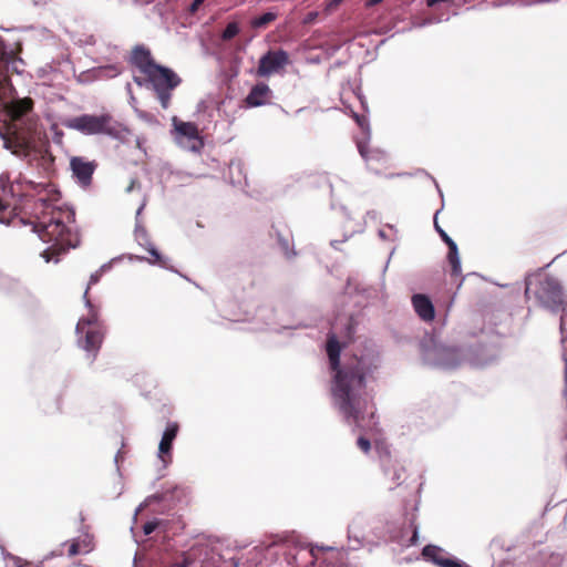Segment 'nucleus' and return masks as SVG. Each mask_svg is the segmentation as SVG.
I'll return each mask as SVG.
<instances>
[{"label": "nucleus", "mask_w": 567, "mask_h": 567, "mask_svg": "<svg viewBox=\"0 0 567 567\" xmlns=\"http://www.w3.org/2000/svg\"><path fill=\"white\" fill-rule=\"evenodd\" d=\"M341 348L334 334L327 342V353L331 369L336 372L331 386L332 403L348 424L364 430H373L374 405L365 390V379L377 368L364 358L355 359L354 364L340 365Z\"/></svg>", "instance_id": "obj_1"}, {"label": "nucleus", "mask_w": 567, "mask_h": 567, "mask_svg": "<svg viewBox=\"0 0 567 567\" xmlns=\"http://www.w3.org/2000/svg\"><path fill=\"white\" fill-rule=\"evenodd\" d=\"M32 218L29 223L39 238L50 247L41 256L47 262H59L60 256L80 245V238L74 230L75 214L69 207H61L44 198H38L29 207Z\"/></svg>", "instance_id": "obj_2"}, {"label": "nucleus", "mask_w": 567, "mask_h": 567, "mask_svg": "<svg viewBox=\"0 0 567 567\" xmlns=\"http://www.w3.org/2000/svg\"><path fill=\"white\" fill-rule=\"evenodd\" d=\"M109 268V265L104 264L99 270L90 276L87 287L83 293V301L87 310V315L82 317L75 327L78 344L91 357V361L96 358V354L102 346L105 334V326L104 322L100 319V308L93 305L89 299V290L91 286L100 281L103 272Z\"/></svg>", "instance_id": "obj_3"}, {"label": "nucleus", "mask_w": 567, "mask_h": 567, "mask_svg": "<svg viewBox=\"0 0 567 567\" xmlns=\"http://www.w3.org/2000/svg\"><path fill=\"white\" fill-rule=\"evenodd\" d=\"M63 125L83 135H106L121 142H124L130 135V130L109 113L82 114L66 118Z\"/></svg>", "instance_id": "obj_4"}, {"label": "nucleus", "mask_w": 567, "mask_h": 567, "mask_svg": "<svg viewBox=\"0 0 567 567\" xmlns=\"http://www.w3.org/2000/svg\"><path fill=\"white\" fill-rule=\"evenodd\" d=\"M21 64H23L22 60H12L6 65V74L0 72V104L14 120L22 117L32 107L31 99H20L17 95L16 89L8 76L9 72L22 74Z\"/></svg>", "instance_id": "obj_5"}, {"label": "nucleus", "mask_w": 567, "mask_h": 567, "mask_svg": "<svg viewBox=\"0 0 567 567\" xmlns=\"http://www.w3.org/2000/svg\"><path fill=\"white\" fill-rule=\"evenodd\" d=\"M534 278L537 280L535 297L539 303L553 312L564 310L563 288L559 281L551 276L527 275L525 278V296H529Z\"/></svg>", "instance_id": "obj_6"}, {"label": "nucleus", "mask_w": 567, "mask_h": 567, "mask_svg": "<svg viewBox=\"0 0 567 567\" xmlns=\"http://www.w3.org/2000/svg\"><path fill=\"white\" fill-rule=\"evenodd\" d=\"M43 188V184H37L21 177L11 183L9 173H2L0 175V223L6 225H10L11 223L4 215L7 208L11 206L9 199L14 200L16 197H32L34 194H40Z\"/></svg>", "instance_id": "obj_7"}, {"label": "nucleus", "mask_w": 567, "mask_h": 567, "mask_svg": "<svg viewBox=\"0 0 567 567\" xmlns=\"http://www.w3.org/2000/svg\"><path fill=\"white\" fill-rule=\"evenodd\" d=\"M147 81L156 93V96L164 110L169 107L172 92L176 89L182 79L172 69L157 64L146 74Z\"/></svg>", "instance_id": "obj_8"}, {"label": "nucleus", "mask_w": 567, "mask_h": 567, "mask_svg": "<svg viewBox=\"0 0 567 567\" xmlns=\"http://www.w3.org/2000/svg\"><path fill=\"white\" fill-rule=\"evenodd\" d=\"M172 126L171 134L181 148L196 154L203 151L205 146L204 138L195 123L184 122L174 116L172 118Z\"/></svg>", "instance_id": "obj_9"}, {"label": "nucleus", "mask_w": 567, "mask_h": 567, "mask_svg": "<svg viewBox=\"0 0 567 567\" xmlns=\"http://www.w3.org/2000/svg\"><path fill=\"white\" fill-rule=\"evenodd\" d=\"M423 360L433 368L450 370L462 363V354L457 348L433 342L431 346H423Z\"/></svg>", "instance_id": "obj_10"}, {"label": "nucleus", "mask_w": 567, "mask_h": 567, "mask_svg": "<svg viewBox=\"0 0 567 567\" xmlns=\"http://www.w3.org/2000/svg\"><path fill=\"white\" fill-rule=\"evenodd\" d=\"M0 138L3 141V147L19 157H27L29 153L35 148V136L31 130H14L10 134H4L0 128Z\"/></svg>", "instance_id": "obj_11"}, {"label": "nucleus", "mask_w": 567, "mask_h": 567, "mask_svg": "<svg viewBox=\"0 0 567 567\" xmlns=\"http://www.w3.org/2000/svg\"><path fill=\"white\" fill-rule=\"evenodd\" d=\"M288 64L289 54L285 50H269L260 58L257 74L267 78L280 72Z\"/></svg>", "instance_id": "obj_12"}, {"label": "nucleus", "mask_w": 567, "mask_h": 567, "mask_svg": "<svg viewBox=\"0 0 567 567\" xmlns=\"http://www.w3.org/2000/svg\"><path fill=\"white\" fill-rule=\"evenodd\" d=\"M134 235H135V240L137 241V244L141 247L145 248L148 251V254L151 255V257L153 258V259H148V258L141 257V256H135L134 259L140 260V261H147L151 265H158L162 268H166V269L169 268L168 259L163 257L159 254V251L156 249V247L152 244L151 238H150L145 227L141 224V221H137L135 224Z\"/></svg>", "instance_id": "obj_13"}, {"label": "nucleus", "mask_w": 567, "mask_h": 567, "mask_svg": "<svg viewBox=\"0 0 567 567\" xmlns=\"http://www.w3.org/2000/svg\"><path fill=\"white\" fill-rule=\"evenodd\" d=\"M96 166L97 165L94 161H87L81 156H73L70 159V168L72 171L73 178L82 187L91 185L92 176Z\"/></svg>", "instance_id": "obj_14"}, {"label": "nucleus", "mask_w": 567, "mask_h": 567, "mask_svg": "<svg viewBox=\"0 0 567 567\" xmlns=\"http://www.w3.org/2000/svg\"><path fill=\"white\" fill-rule=\"evenodd\" d=\"M311 558L310 564L312 566L319 565V567H346L342 564H336L334 560L339 553L330 546H312L306 551Z\"/></svg>", "instance_id": "obj_15"}, {"label": "nucleus", "mask_w": 567, "mask_h": 567, "mask_svg": "<svg viewBox=\"0 0 567 567\" xmlns=\"http://www.w3.org/2000/svg\"><path fill=\"white\" fill-rule=\"evenodd\" d=\"M178 424L176 422H169L167 423L159 445H158V458L163 462L164 466H167V464L172 461V447L173 442L177 436L178 433Z\"/></svg>", "instance_id": "obj_16"}, {"label": "nucleus", "mask_w": 567, "mask_h": 567, "mask_svg": "<svg viewBox=\"0 0 567 567\" xmlns=\"http://www.w3.org/2000/svg\"><path fill=\"white\" fill-rule=\"evenodd\" d=\"M436 231L440 234L442 240L449 246L447 260L452 267V276L460 277L462 275L461 259L456 243L437 225L434 223Z\"/></svg>", "instance_id": "obj_17"}, {"label": "nucleus", "mask_w": 567, "mask_h": 567, "mask_svg": "<svg viewBox=\"0 0 567 567\" xmlns=\"http://www.w3.org/2000/svg\"><path fill=\"white\" fill-rule=\"evenodd\" d=\"M412 306L416 315L425 322H430L435 317V310L430 298L423 293L412 296Z\"/></svg>", "instance_id": "obj_18"}, {"label": "nucleus", "mask_w": 567, "mask_h": 567, "mask_svg": "<svg viewBox=\"0 0 567 567\" xmlns=\"http://www.w3.org/2000/svg\"><path fill=\"white\" fill-rule=\"evenodd\" d=\"M272 92L268 84L257 83L251 87L246 97V104L250 107L262 106L269 103Z\"/></svg>", "instance_id": "obj_19"}, {"label": "nucleus", "mask_w": 567, "mask_h": 567, "mask_svg": "<svg viewBox=\"0 0 567 567\" xmlns=\"http://www.w3.org/2000/svg\"><path fill=\"white\" fill-rule=\"evenodd\" d=\"M132 63L143 73L146 74L148 71L157 64L152 59L150 50L143 45H136L132 51Z\"/></svg>", "instance_id": "obj_20"}, {"label": "nucleus", "mask_w": 567, "mask_h": 567, "mask_svg": "<svg viewBox=\"0 0 567 567\" xmlns=\"http://www.w3.org/2000/svg\"><path fill=\"white\" fill-rule=\"evenodd\" d=\"M122 72L121 68L116 64H107L92 69L90 73L94 80L113 79L120 75Z\"/></svg>", "instance_id": "obj_21"}, {"label": "nucleus", "mask_w": 567, "mask_h": 567, "mask_svg": "<svg viewBox=\"0 0 567 567\" xmlns=\"http://www.w3.org/2000/svg\"><path fill=\"white\" fill-rule=\"evenodd\" d=\"M357 146H358V151L360 153V155L365 159V162L369 164L371 161H378V162H381V161H385L386 159V154L383 152V151H380V150H369L367 147V145L361 142V141H358L357 142Z\"/></svg>", "instance_id": "obj_22"}, {"label": "nucleus", "mask_w": 567, "mask_h": 567, "mask_svg": "<svg viewBox=\"0 0 567 567\" xmlns=\"http://www.w3.org/2000/svg\"><path fill=\"white\" fill-rule=\"evenodd\" d=\"M446 551L435 545H426L422 550V556L426 561L437 565V560H441Z\"/></svg>", "instance_id": "obj_23"}, {"label": "nucleus", "mask_w": 567, "mask_h": 567, "mask_svg": "<svg viewBox=\"0 0 567 567\" xmlns=\"http://www.w3.org/2000/svg\"><path fill=\"white\" fill-rule=\"evenodd\" d=\"M277 12H265L264 14L256 17L250 20V25L254 29H262L267 27L269 23L274 22L277 19Z\"/></svg>", "instance_id": "obj_24"}, {"label": "nucleus", "mask_w": 567, "mask_h": 567, "mask_svg": "<svg viewBox=\"0 0 567 567\" xmlns=\"http://www.w3.org/2000/svg\"><path fill=\"white\" fill-rule=\"evenodd\" d=\"M404 473H405L404 467L399 464H394L391 467L384 468V474L393 481L395 486L401 485V483L403 481Z\"/></svg>", "instance_id": "obj_25"}, {"label": "nucleus", "mask_w": 567, "mask_h": 567, "mask_svg": "<svg viewBox=\"0 0 567 567\" xmlns=\"http://www.w3.org/2000/svg\"><path fill=\"white\" fill-rule=\"evenodd\" d=\"M240 31L239 24L237 22H229L225 30L221 33V39L224 41H229L235 38Z\"/></svg>", "instance_id": "obj_26"}, {"label": "nucleus", "mask_w": 567, "mask_h": 567, "mask_svg": "<svg viewBox=\"0 0 567 567\" xmlns=\"http://www.w3.org/2000/svg\"><path fill=\"white\" fill-rule=\"evenodd\" d=\"M437 567H468L458 559L451 557L447 553L441 560H437Z\"/></svg>", "instance_id": "obj_27"}, {"label": "nucleus", "mask_w": 567, "mask_h": 567, "mask_svg": "<svg viewBox=\"0 0 567 567\" xmlns=\"http://www.w3.org/2000/svg\"><path fill=\"white\" fill-rule=\"evenodd\" d=\"M551 0H507L505 4L518 6V7H530L534 4L548 3Z\"/></svg>", "instance_id": "obj_28"}, {"label": "nucleus", "mask_w": 567, "mask_h": 567, "mask_svg": "<svg viewBox=\"0 0 567 567\" xmlns=\"http://www.w3.org/2000/svg\"><path fill=\"white\" fill-rule=\"evenodd\" d=\"M358 524L357 522H353L350 526H349V529H348V533H349V539H353L355 542V545L352 547L353 549H355L357 547L361 546L362 542H361V535L358 530Z\"/></svg>", "instance_id": "obj_29"}, {"label": "nucleus", "mask_w": 567, "mask_h": 567, "mask_svg": "<svg viewBox=\"0 0 567 567\" xmlns=\"http://www.w3.org/2000/svg\"><path fill=\"white\" fill-rule=\"evenodd\" d=\"M90 550H91L90 544H85L84 548L81 549L79 543L73 542L69 547V555L75 556V555L80 554L81 551L89 553Z\"/></svg>", "instance_id": "obj_30"}, {"label": "nucleus", "mask_w": 567, "mask_h": 567, "mask_svg": "<svg viewBox=\"0 0 567 567\" xmlns=\"http://www.w3.org/2000/svg\"><path fill=\"white\" fill-rule=\"evenodd\" d=\"M278 243L280 245V248L282 250V252L285 254L286 257H291L295 255V252L290 251V248H289V240L281 237L280 235L278 236Z\"/></svg>", "instance_id": "obj_31"}, {"label": "nucleus", "mask_w": 567, "mask_h": 567, "mask_svg": "<svg viewBox=\"0 0 567 567\" xmlns=\"http://www.w3.org/2000/svg\"><path fill=\"white\" fill-rule=\"evenodd\" d=\"M357 444L359 446V449L364 452L365 454H368L371 450V442L369 439L364 437V436H359L358 437V441H357Z\"/></svg>", "instance_id": "obj_32"}, {"label": "nucleus", "mask_w": 567, "mask_h": 567, "mask_svg": "<svg viewBox=\"0 0 567 567\" xmlns=\"http://www.w3.org/2000/svg\"><path fill=\"white\" fill-rule=\"evenodd\" d=\"M355 122L363 130V132L367 134V136H370V128L369 124L364 116H360L359 114H354Z\"/></svg>", "instance_id": "obj_33"}, {"label": "nucleus", "mask_w": 567, "mask_h": 567, "mask_svg": "<svg viewBox=\"0 0 567 567\" xmlns=\"http://www.w3.org/2000/svg\"><path fill=\"white\" fill-rule=\"evenodd\" d=\"M171 567H197V564L188 558H183L182 561L175 563Z\"/></svg>", "instance_id": "obj_34"}, {"label": "nucleus", "mask_w": 567, "mask_h": 567, "mask_svg": "<svg viewBox=\"0 0 567 567\" xmlns=\"http://www.w3.org/2000/svg\"><path fill=\"white\" fill-rule=\"evenodd\" d=\"M344 0H328L326 3L324 10L328 12L333 11L338 6H340Z\"/></svg>", "instance_id": "obj_35"}, {"label": "nucleus", "mask_w": 567, "mask_h": 567, "mask_svg": "<svg viewBox=\"0 0 567 567\" xmlns=\"http://www.w3.org/2000/svg\"><path fill=\"white\" fill-rule=\"evenodd\" d=\"M157 526L156 522H147L143 525V532L145 535L152 534Z\"/></svg>", "instance_id": "obj_36"}, {"label": "nucleus", "mask_w": 567, "mask_h": 567, "mask_svg": "<svg viewBox=\"0 0 567 567\" xmlns=\"http://www.w3.org/2000/svg\"><path fill=\"white\" fill-rule=\"evenodd\" d=\"M413 526V535L409 540V546L416 545L419 538V527L412 523Z\"/></svg>", "instance_id": "obj_37"}, {"label": "nucleus", "mask_w": 567, "mask_h": 567, "mask_svg": "<svg viewBox=\"0 0 567 567\" xmlns=\"http://www.w3.org/2000/svg\"><path fill=\"white\" fill-rule=\"evenodd\" d=\"M23 198L24 197H20V198L16 197L14 200L9 199V202L11 203V206H10L11 210H9V214H12V210H17L19 208L18 202H20ZM25 198L29 200L30 197H25ZM7 209H9V207Z\"/></svg>", "instance_id": "obj_38"}, {"label": "nucleus", "mask_w": 567, "mask_h": 567, "mask_svg": "<svg viewBox=\"0 0 567 567\" xmlns=\"http://www.w3.org/2000/svg\"><path fill=\"white\" fill-rule=\"evenodd\" d=\"M205 0H193V2L189 6V12L195 13L199 7L204 3Z\"/></svg>", "instance_id": "obj_39"}, {"label": "nucleus", "mask_w": 567, "mask_h": 567, "mask_svg": "<svg viewBox=\"0 0 567 567\" xmlns=\"http://www.w3.org/2000/svg\"><path fill=\"white\" fill-rule=\"evenodd\" d=\"M439 21L440 20H437V19H425L424 21L417 23L416 27L422 28V27H425V25H429V24H432V23H436Z\"/></svg>", "instance_id": "obj_40"}, {"label": "nucleus", "mask_w": 567, "mask_h": 567, "mask_svg": "<svg viewBox=\"0 0 567 567\" xmlns=\"http://www.w3.org/2000/svg\"><path fill=\"white\" fill-rule=\"evenodd\" d=\"M451 0H426V6L433 8L440 2H450Z\"/></svg>", "instance_id": "obj_41"}, {"label": "nucleus", "mask_w": 567, "mask_h": 567, "mask_svg": "<svg viewBox=\"0 0 567 567\" xmlns=\"http://www.w3.org/2000/svg\"><path fill=\"white\" fill-rule=\"evenodd\" d=\"M134 82L138 85V86H144L146 84H150V82L147 81V78L146 79H140V78H134Z\"/></svg>", "instance_id": "obj_42"}, {"label": "nucleus", "mask_w": 567, "mask_h": 567, "mask_svg": "<svg viewBox=\"0 0 567 567\" xmlns=\"http://www.w3.org/2000/svg\"><path fill=\"white\" fill-rule=\"evenodd\" d=\"M145 205H146V202H145V200H143V203L141 204V206L137 208V210H136V223H137V221H141V220H140V216H141L142 212H143V209H144Z\"/></svg>", "instance_id": "obj_43"}, {"label": "nucleus", "mask_w": 567, "mask_h": 567, "mask_svg": "<svg viewBox=\"0 0 567 567\" xmlns=\"http://www.w3.org/2000/svg\"><path fill=\"white\" fill-rule=\"evenodd\" d=\"M233 169H237L238 172H240L241 171V164L239 162L231 163L230 164V171H233Z\"/></svg>", "instance_id": "obj_44"}, {"label": "nucleus", "mask_w": 567, "mask_h": 567, "mask_svg": "<svg viewBox=\"0 0 567 567\" xmlns=\"http://www.w3.org/2000/svg\"><path fill=\"white\" fill-rule=\"evenodd\" d=\"M383 0H369L365 6L367 7H373V6H377L379 3H381Z\"/></svg>", "instance_id": "obj_45"}, {"label": "nucleus", "mask_w": 567, "mask_h": 567, "mask_svg": "<svg viewBox=\"0 0 567 567\" xmlns=\"http://www.w3.org/2000/svg\"><path fill=\"white\" fill-rule=\"evenodd\" d=\"M135 183H136L135 179L131 181L130 185L126 188V193H131L134 189Z\"/></svg>", "instance_id": "obj_46"}, {"label": "nucleus", "mask_w": 567, "mask_h": 567, "mask_svg": "<svg viewBox=\"0 0 567 567\" xmlns=\"http://www.w3.org/2000/svg\"><path fill=\"white\" fill-rule=\"evenodd\" d=\"M560 332L564 334V319H560Z\"/></svg>", "instance_id": "obj_47"}, {"label": "nucleus", "mask_w": 567, "mask_h": 567, "mask_svg": "<svg viewBox=\"0 0 567 567\" xmlns=\"http://www.w3.org/2000/svg\"><path fill=\"white\" fill-rule=\"evenodd\" d=\"M231 563H233L234 567H238L239 566V561L236 560L235 558L231 559Z\"/></svg>", "instance_id": "obj_48"}, {"label": "nucleus", "mask_w": 567, "mask_h": 567, "mask_svg": "<svg viewBox=\"0 0 567 567\" xmlns=\"http://www.w3.org/2000/svg\"><path fill=\"white\" fill-rule=\"evenodd\" d=\"M379 236H380L381 238H383V239H384V238H385V233H384V230L380 229V230H379Z\"/></svg>", "instance_id": "obj_49"}, {"label": "nucleus", "mask_w": 567, "mask_h": 567, "mask_svg": "<svg viewBox=\"0 0 567 567\" xmlns=\"http://www.w3.org/2000/svg\"><path fill=\"white\" fill-rule=\"evenodd\" d=\"M338 244H339V241H337V240H332V241H331V246H332L333 248H337V245H338Z\"/></svg>", "instance_id": "obj_50"}, {"label": "nucleus", "mask_w": 567, "mask_h": 567, "mask_svg": "<svg viewBox=\"0 0 567 567\" xmlns=\"http://www.w3.org/2000/svg\"><path fill=\"white\" fill-rule=\"evenodd\" d=\"M265 311V309H260V313H259V317H262V312Z\"/></svg>", "instance_id": "obj_51"}]
</instances>
